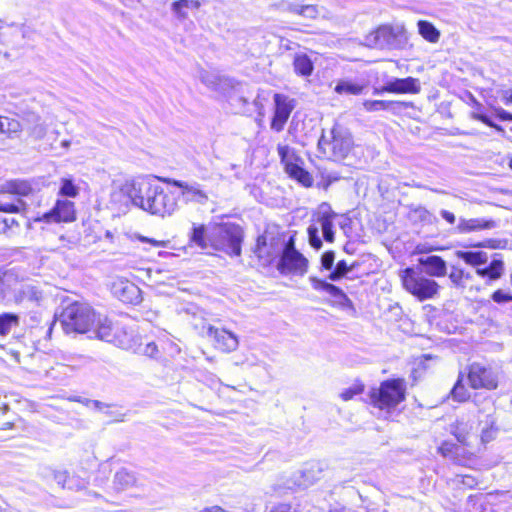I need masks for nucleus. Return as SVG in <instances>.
<instances>
[{"label":"nucleus","instance_id":"obj_1","mask_svg":"<svg viewBox=\"0 0 512 512\" xmlns=\"http://www.w3.org/2000/svg\"><path fill=\"white\" fill-rule=\"evenodd\" d=\"M95 311L93 308L80 302H74L67 305L59 315L57 321L60 322L63 331L66 334L90 332L95 322Z\"/></svg>","mask_w":512,"mask_h":512},{"label":"nucleus","instance_id":"obj_2","mask_svg":"<svg viewBox=\"0 0 512 512\" xmlns=\"http://www.w3.org/2000/svg\"><path fill=\"white\" fill-rule=\"evenodd\" d=\"M33 191V187L26 180H9L0 184V212H26L28 205L23 197L31 195Z\"/></svg>","mask_w":512,"mask_h":512},{"label":"nucleus","instance_id":"obj_3","mask_svg":"<svg viewBox=\"0 0 512 512\" xmlns=\"http://www.w3.org/2000/svg\"><path fill=\"white\" fill-rule=\"evenodd\" d=\"M319 149L334 160H343L353 147L350 132L340 125H334L328 134H323L318 142Z\"/></svg>","mask_w":512,"mask_h":512},{"label":"nucleus","instance_id":"obj_4","mask_svg":"<svg viewBox=\"0 0 512 512\" xmlns=\"http://www.w3.org/2000/svg\"><path fill=\"white\" fill-rule=\"evenodd\" d=\"M401 280L405 290L419 301L432 299L439 292L440 286L435 280L425 277L422 272L414 268H406L402 271Z\"/></svg>","mask_w":512,"mask_h":512},{"label":"nucleus","instance_id":"obj_5","mask_svg":"<svg viewBox=\"0 0 512 512\" xmlns=\"http://www.w3.org/2000/svg\"><path fill=\"white\" fill-rule=\"evenodd\" d=\"M157 183V180L149 177H138L127 180L121 186L119 192L112 194V200L116 201L117 196L123 194L135 207L143 210L148 201V197L152 195Z\"/></svg>","mask_w":512,"mask_h":512},{"label":"nucleus","instance_id":"obj_6","mask_svg":"<svg viewBox=\"0 0 512 512\" xmlns=\"http://www.w3.org/2000/svg\"><path fill=\"white\" fill-rule=\"evenodd\" d=\"M405 392L404 380L392 379L382 382L378 389L371 392L370 397L375 407L389 410L405 399Z\"/></svg>","mask_w":512,"mask_h":512},{"label":"nucleus","instance_id":"obj_7","mask_svg":"<svg viewBox=\"0 0 512 512\" xmlns=\"http://www.w3.org/2000/svg\"><path fill=\"white\" fill-rule=\"evenodd\" d=\"M308 259L296 250L293 238L282 249L277 269L283 275L304 276L308 270Z\"/></svg>","mask_w":512,"mask_h":512},{"label":"nucleus","instance_id":"obj_8","mask_svg":"<svg viewBox=\"0 0 512 512\" xmlns=\"http://www.w3.org/2000/svg\"><path fill=\"white\" fill-rule=\"evenodd\" d=\"M177 209L178 196L172 192H166L164 188L157 183L152 195L148 197L143 211L164 218L171 216Z\"/></svg>","mask_w":512,"mask_h":512},{"label":"nucleus","instance_id":"obj_9","mask_svg":"<svg viewBox=\"0 0 512 512\" xmlns=\"http://www.w3.org/2000/svg\"><path fill=\"white\" fill-rule=\"evenodd\" d=\"M473 402L478 407L477 416L479 425H483L481 430V439L483 442L493 440L497 433L495 427V406L492 399L488 396L476 394Z\"/></svg>","mask_w":512,"mask_h":512},{"label":"nucleus","instance_id":"obj_10","mask_svg":"<svg viewBox=\"0 0 512 512\" xmlns=\"http://www.w3.org/2000/svg\"><path fill=\"white\" fill-rule=\"evenodd\" d=\"M278 155L281 163L285 167L286 173L293 179L297 180L304 187H311L313 178L309 172L303 169L297 162L300 160L294 149L288 145L279 144L277 147Z\"/></svg>","mask_w":512,"mask_h":512},{"label":"nucleus","instance_id":"obj_11","mask_svg":"<svg viewBox=\"0 0 512 512\" xmlns=\"http://www.w3.org/2000/svg\"><path fill=\"white\" fill-rule=\"evenodd\" d=\"M243 231L235 224H225L218 229L215 248L229 255L240 256Z\"/></svg>","mask_w":512,"mask_h":512},{"label":"nucleus","instance_id":"obj_12","mask_svg":"<svg viewBox=\"0 0 512 512\" xmlns=\"http://www.w3.org/2000/svg\"><path fill=\"white\" fill-rule=\"evenodd\" d=\"M161 180L179 188L181 190L180 197L186 204L205 205L209 200L207 192L202 189V185L198 182H185L172 178H163Z\"/></svg>","mask_w":512,"mask_h":512},{"label":"nucleus","instance_id":"obj_13","mask_svg":"<svg viewBox=\"0 0 512 512\" xmlns=\"http://www.w3.org/2000/svg\"><path fill=\"white\" fill-rule=\"evenodd\" d=\"M469 384L474 389L485 388L495 389L498 385L496 373L491 369L484 367L478 363H473L469 367L468 372Z\"/></svg>","mask_w":512,"mask_h":512},{"label":"nucleus","instance_id":"obj_14","mask_svg":"<svg viewBox=\"0 0 512 512\" xmlns=\"http://www.w3.org/2000/svg\"><path fill=\"white\" fill-rule=\"evenodd\" d=\"M74 220V203L68 200H58L49 212L34 219L35 222L43 221L46 223L71 222Z\"/></svg>","mask_w":512,"mask_h":512},{"label":"nucleus","instance_id":"obj_15","mask_svg":"<svg viewBox=\"0 0 512 512\" xmlns=\"http://www.w3.org/2000/svg\"><path fill=\"white\" fill-rule=\"evenodd\" d=\"M275 111L271 122V128L280 132L287 122L291 112L295 107V101L288 96L276 93L274 94Z\"/></svg>","mask_w":512,"mask_h":512},{"label":"nucleus","instance_id":"obj_16","mask_svg":"<svg viewBox=\"0 0 512 512\" xmlns=\"http://www.w3.org/2000/svg\"><path fill=\"white\" fill-rule=\"evenodd\" d=\"M309 281L314 290L324 291L329 294L332 298L333 305L343 309L352 307L351 300L339 287L314 276L309 277Z\"/></svg>","mask_w":512,"mask_h":512},{"label":"nucleus","instance_id":"obj_17","mask_svg":"<svg viewBox=\"0 0 512 512\" xmlns=\"http://www.w3.org/2000/svg\"><path fill=\"white\" fill-rule=\"evenodd\" d=\"M207 335L213 340L214 347L223 352H232L236 350L239 345L237 336L226 329L209 326Z\"/></svg>","mask_w":512,"mask_h":512},{"label":"nucleus","instance_id":"obj_18","mask_svg":"<svg viewBox=\"0 0 512 512\" xmlns=\"http://www.w3.org/2000/svg\"><path fill=\"white\" fill-rule=\"evenodd\" d=\"M367 45L378 49L397 47V35L389 26H381L366 37Z\"/></svg>","mask_w":512,"mask_h":512},{"label":"nucleus","instance_id":"obj_19","mask_svg":"<svg viewBox=\"0 0 512 512\" xmlns=\"http://www.w3.org/2000/svg\"><path fill=\"white\" fill-rule=\"evenodd\" d=\"M121 325L112 323L107 316L95 314V322L91 327V332L100 340L113 343Z\"/></svg>","mask_w":512,"mask_h":512},{"label":"nucleus","instance_id":"obj_20","mask_svg":"<svg viewBox=\"0 0 512 512\" xmlns=\"http://www.w3.org/2000/svg\"><path fill=\"white\" fill-rule=\"evenodd\" d=\"M383 89L396 94H418L421 91L420 81L413 77L393 78L385 83Z\"/></svg>","mask_w":512,"mask_h":512},{"label":"nucleus","instance_id":"obj_21","mask_svg":"<svg viewBox=\"0 0 512 512\" xmlns=\"http://www.w3.org/2000/svg\"><path fill=\"white\" fill-rule=\"evenodd\" d=\"M112 293L122 302L138 303L140 301V290L133 283L118 279L113 282L111 287Z\"/></svg>","mask_w":512,"mask_h":512},{"label":"nucleus","instance_id":"obj_22","mask_svg":"<svg viewBox=\"0 0 512 512\" xmlns=\"http://www.w3.org/2000/svg\"><path fill=\"white\" fill-rule=\"evenodd\" d=\"M497 223L493 219L486 218H459L457 230L459 233H471L496 228Z\"/></svg>","mask_w":512,"mask_h":512},{"label":"nucleus","instance_id":"obj_23","mask_svg":"<svg viewBox=\"0 0 512 512\" xmlns=\"http://www.w3.org/2000/svg\"><path fill=\"white\" fill-rule=\"evenodd\" d=\"M335 216L336 214L327 203L320 205L317 221L320 224L323 238L327 242L334 241L333 219Z\"/></svg>","mask_w":512,"mask_h":512},{"label":"nucleus","instance_id":"obj_24","mask_svg":"<svg viewBox=\"0 0 512 512\" xmlns=\"http://www.w3.org/2000/svg\"><path fill=\"white\" fill-rule=\"evenodd\" d=\"M140 340L141 336L138 335L133 329H127L126 327L121 326L115 336V341H113V344L122 349L131 350L134 352Z\"/></svg>","mask_w":512,"mask_h":512},{"label":"nucleus","instance_id":"obj_25","mask_svg":"<svg viewBox=\"0 0 512 512\" xmlns=\"http://www.w3.org/2000/svg\"><path fill=\"white\" fill-rule=\"evenodd\" d=\"M419 263L425 267V273L430 277H442L446 275V262L436 255L420 258Z\"/></svg>","mask_w":512,"mask_h":512},{"label":"nucleus","instance_id":"obj_26","mask_svg":"<svg viewBox=\"0 0 512 512\" xmlns=\"http://www.w3.org/2000/svg\"><path fill=\"white\" fill-rule=\"evenodd\" d=\"M293 68L297 75L309 77L314 70L313 61L305 53H296L293 60Z\"/></svg>","mask_w":512,"mask_h":512},{"label":"nucleus","instance_id":"obj_27","mask_svg":"<svg viewBox=\"0 0 512 512\" xmlns=\"http://www.w3.org/2000/svg\"><path fill=\"white\" fill-rule=\"evenodd\" d=\"M18 281V275L14 270L0 269V299H3L7 293L14 290Z\"/></svg>","mask_w":512,"mask_h":512},{"label":"nucleus","instance_id":"obj_28","mask_svg":"<svg viewBox=\"0 0 512 512\" xmlns=\"http://www.w3.org/2000/svg\"><path fill=\"white\" fill-rule=\"evenodd\" d=\"M113 483L116 490L123 491L136 484V477L132 472L122 468L116 472Z\"/></svg>","mask_w":512,"mask_h":512},{"label":"nucleus","instance_id":"obj_29","mask_svg":"<svg viewBox=\"0 0 512 512\" xmlns=\"http://www.w3.org/2000/svg\"><path fill=\"white\" fill-rule=\"evenodd\" d=\"M503 272V262L499 259L491 261L489 266L485 268H477L476 273L483 277L488 278L490 281L497 280L501 277Z\"/></svg>","mask_w":512,"mask_h":512},{"label":"nucleus","instance_id":"obj_30","mask_svg":"<svg viewBox=\"0 0 512 512\" xmlns=\"http://www.w3.org/2000/svg\"><path fill=\"white\" fill-rule=\"evenodd\" d=\"M395 106H407V104L398 101L386 100H365L363 102V107L368 112L393 110Z\"/></svg>","mask_w":512,"mask_h":512},{"label":"nucleus","instance_id":"obj_31","mask_svg":"<svg viewBox=\"0 0 512 512\" xmlns=\"http://www.w3.org/2000/svg\"><path fill=\"white\" fill-rule=\"evenodd\" d=\"M457 256L472 266L485 264L488 261V255L483 251H458Z\"/></svg>","mask_w":512,"mask_h":512},{"label":"nucleus","instance_id":"obj_32","mask_svg":"<svg viewBox=\"0 0 512 512\" xmlns=\"http://www.w3.org/2000/svg\"><path fill=\"white\" fill-rule=\"evenodd\" d=\"M365 86L350 80H340L334 90L338 94L360 95Z\"/></svg>","mask_w":512,"mask_h":512},{"label":"nucleus","instance_id":"obj_33","mask_svg":"<svg viewBox=\"0 0 512 512\" xmlns=\"http://www.w3.org/2000/svg\"><path fill=\"white\" fill-rule=\"evenodd\" d=\"M417 25L419 33L424 39L431 43H436L439 40L440 32L432 23L425 20H420Z\"/></svg>","mask_w":512,"mask_h":512},{"label":"nucleus","instance_id":"obj_34","mask_svg":"<svg viewBox=\"0 0 512 512\" xmlns=\"http://www.w3.org/2000/svg\"><path fill=\"white\" fill-rule=\"evenodd\" d=\"M472 429L473 425L469 424L468 421H465L464 418H462L456 421L453 426L452 433L460 443L466 444L468 435Z\"/></svg>","mask_w":512,"mask_h":512},{"label":"nucleus","instance_id":"obj_35","mask_svg":"<svg viewBox=\"0 0 512 512\" xmlns=\"http://www.w3.org/2000/svg\"><path fill=\"white\" fill-rule=\"evenodd\" d=\"M19 325V317L13 313L0 314V335L6 336Z\"/></svg>","mask_w":512,"mask_h":512},{"label":"nucleus","instance_id":"obj_36","mask_svg":"<svg viewBox=\"0 0 512 512\" xmlns=\"http://www.w3.org/2000/svg\"><path fill=\"white\" fill-rule=\"evenodd\" d=\"M42 298V293L32 285H23L19 291V296L17 297L18 301H23L25 299L31 302H39Z\"/></svg>","mask_w":512,"mask_h":512},{"label":"nucleus","instance_id":"obj_37","mask_svg":"<svg viewBox=\"0 0 512 512\" xmlns=\"http://www.w3.org/2000/svg\"><path fill=\"white\" fill-rule=\"evenodd\" d=\"M134 353L148 357H155L158 354V347L153 341H148L141 337Z\"/></svg>","mask_w":512,"mask_h":512},{"label":"nucleus","instance_id":"obj_38","mask_svg":"<svg viewBox=\"0 0 512 512\" xmlns=\"http://www.w3.org/2000/svg\"><path fill=\"white\" fill-rule=\"evenodd\" d=\"M190 241L200 247L201 249H205L207 247V242L205 240V226L204 225H193L192 232L190 235Z\"/></svg>","mask_w":512,"mask_h":512},{"label":"nucleus","instance_id":"obj_39","mask_svg":"<svg viewBox=\"0 0 512 512\" xmlns=\"http://www.w3.org/2000/svg\"><path fill=\"white\" fill-rule=\"evenodd\" d=\"M78 193L79 189L71 179L64 178L61 180L60 194L62 196L74 198Z\"/></svg>","mask_w":512,"mask_h":512},{"label":"nucleus","instance_id":"obj_40","mask_svg":"<svg viewBox=\"0 0 512 512\" xmlns=\"http://www.w3.org/2000/svg\"><path fill=\"white\" fill-rule=\"evenodd\" d=\"M451 395H452L453 399L458 402L466 401L469 398V393L466 390V388L464 387V385L462 384L461 378H459L458 381L456 382V384L454 385V387L451 391Z\"/></svg>","mask_w":512,"mask_h":512},{"label":"nucleus","instance_id":"obj_41","mask_svg":"<svg viewBox=\"0 0 512 512\" xmlns=\"http://www.w3.org/2000/svg\"><path fill=\"white\" fill-rule=\"evenodd\" d=\"M309 243L315 249L322 247V240L319 237V228L316 225H310L307 229Z\"/></svg>","mask_w":512,"mask_h":512},{"label":"nucleus","instance_id":"obj_42","mask_svg":"<svg viewBox=\"0 0 512 512\" xmlns=\"http://www.w3.org/2000/svg\"><path fill=\"white\" fill-rule=\"evenodd\" d=\"M87 486V481L77 475H69L66 489L69 490H83Z\"/></svg>","mask_w":512,"mask_h":512},{"label":"nucleus","instance_id":"obj_43","mask_svg":"<svg viewBox=\"0 0 512 512\" xmlns=\"http://www.w3.org/2000/svg\"><path fill=\"white\" fill-rule=\"evenodd\" d=\"M292 11L307 18H315L318 13L314 5L294 6Z\"/></svg>","mask_w":512,"mask_h":512},{"label":"nucleus","instance_id":"obj_44","mask_svg":"<svg viewBox=\"0 0 512 512\" xmlns=\"http://www.w3.org/2000/svg\"><path fill=\"white\" fill-rule=\"evenodd\" d=\"M464 278H469V275H465L464 271L462 269H459L456 267H453L451 269V272L449 273V279L455 286L463 287L464 286V284H463Z\"/></svg>","mask_w":512,"mask_h":512},{"label":"nucleus","instance_id":"obj_45","mask_svg":"<svg viewBox=\"0 0 512 512\" xmlns=\"http://www.w3.org/2000/svg\"><path fill=\"white\" fill-rule=\"evenodd\" d=\"M363 391V385L355 384L341 392L340 397L344 401L351 400L354 396L361 394Z\"/></svg>","mask_w":512,"mask_h":512},{"label":"nucleus","instance_id":"obj_46","mask_svg":"<svg viewBox=\"0 0 512 512\" xmlns=\"http://www.w3.org/2000/svg\"><path fill=\"white\" fill-rule=\"evenodd\" d=\"M18 123L16 121H10L7 117L0 116V132L10 133L17 131Z\"/></svg>","mask_w":512,"mask_h":512},{"label":"nucleus","instance_id":"obj_47","mask_svg":"<svg viewBox=\"0 0 512 512\" xmlns=\"http://www.w3.org/2000/svg\"><path fill=\"white\" fill-rule=\"evenodd\" d=\"M335 260V253L327 251L321 256V266L325 270H330L333 267Z\"/></svg>","mask_w":512,"mask_h":512},{"label":"nucleus","instance_id":"obj_48","mask_svg":"<svg viewBox=\"0 0 512 512\" xmlns=\"http://www.w3.org/2000/svg\"><path fill=\"white\" fill-rule=\"evenodd\" d=\"M492 300L499 304L507 303L512 301V295L503 290H497L492 294Z\"/></svg>","mask_w":512,"mask_h":512},{"label":"nucleus","instance_id":"obj_49","mask_svg":"<svg viewBox=\"0 0 512 512\" xmlns=\"http://www.w3.org/2000/svg\"><path fill=\"white\" fill-rule=\"evenodd\" d=\"M46 132H47V128L43 123H36L31 128V134L36 139H42L46 135Z\"/></svg>","mask_w":512,"mask_h":512},{"label":"nucleus","instance_id":"obj_50","mask_svg":"<svg viewBox=\"0 0 512 512\" xmlns=\"http://www.w3.org/2000/svg\"><path fill=\"white\" fill-rule=\"evenodd\" d=\"M69 474L67 471H55L54 472V480L60 485L62 488L66 489L67 481Z\"/></svg>","mask_w":512,"mask_h":512},{"label":"nucleus","instance_id":"obj_51","mask_svg":"<svg viewBox=\"0 0 512 512\" xmlns=\"http://www.w3.org/2000/svg\"><path fill=\"white\" fill-rule=\"evenodd\" d=\"M201 81L206 84L208 87H214L217 83V77L212 75L206 71L200 74Z\"/></svg>","mask_w":512,"mask_h":512},{"label":"nucleus","instance_id":"obj_52","mask_svg":"<svg viewBox=\"0 0 512 512\" xmlns=\"http://www.w3.org/2000/svg\"><path fill=\"white\" fill-rule=\"evenodd\" d=\"M269 512H297V509L290 504L281 503L274 506Z\"/></svg>","mask_w":512,"mask_h":512},{"label":"nucleus","instance_id":"obj_53","mask_svg":"<svg viewBox=\"0 0 512 512\" xmlns=\"http://www.w3.org/2000/svg\"><path fill=\"white\" fill-rule=\"evenodd\" d=\"M353 268V266L349 267L346 263V261L344 260H341L339 261L336 266H335V269L342 275V276H345L349 271H351Z\"/></svg>","mask_w":512,"mask_h":512},{"label":"nucleus","instance_id":"obj_54","mask_svg":"<svg viewBox=\"0 0 512 512\" xmlns=\"http://www.w3.org/2000/svg\"><path fill=\"white\" fill-rule=\"evenodd\" d=\"M140 241L142 242H148L150 244H152L153 246L155 247H166V242L165 241H159V240H155V239H150V238H147V237H139Z\"/></svg>","mask_w":512,"mask_h":512},{"label":"nucleus","instance_id":"obj_55","mask_svg":"<svg viewBox=\"0 0 512 512\" xmlns=\"http://www.w3.org/2000/svg\"><path fill=\"white\" fill-rule=\"evenodd\" d=\"M443 219H445L449 224H454L456 221L455 215L447 210H441L440 212Z\"/></svg>","mask_w":512,"mask_h":512},{"label":"nucleus","instance_id":"obj_56","mask_svg":"<svg viewBox=\"0 0 512 512\" xmlns=\"http://www.w3.org/2000/svg\"><path fill=\"white\" fill-rule=\"evenodd\" d=\"M187 6H188V0H179V1H175V2L172 4V10H173L175 13H179L182 7H187Z\"/></svg>","mask_w":512,"mask_h":512},{"label":"nucleus","instance_id":"obj_57","mask_svg":"<svg viewBox=\"0 0 512 512\" xmlns=\"http://www.w3.org/2000/svg\"><path fill=\"white\" fill-rule=\"evenodd\" d=\"M257 252L259 257H263L264 253H266V242L264 237L258 239Z\"/></svg>","mask_w":512,"mask_h":512},{"label":"nucleus","instance_id":"obj_58","mask_svg":"<svg viewBox=\"0 0 512 512\" xmlns=\"http://www.w3.org/2000/svg\"><path fill=\"white\" fill-rule=\"evenodd\" d=\"M452 448H453V445L451 444H448V443H444L442 444L440 447H439V452L443 455V456H449L452 452Z\"/></svg>","mask_w":512,"mask_h":512},{"label":"nucleus","instance_id":"obj_59","mask_svg":"<svg viewBox=\"0 0 512 512\" xmlns=\"http://www.w3.org/2000/svg\"><path fill=\"white\" fill-rule=\"evenodd\" d=\"M502 99L505 104L512 103V87L508 90L503 91Z\"/></svg>","mask_w":512,"mask_h":512},{"label":"nucleus","instance_id":"obj_60","mask_svg":"<svg viewBox=\"0 0 512 512\" xmlns=\"http://www.w3.org/2000/svg\"><path fill=\"white\" fill-rule=\"evenodd\" d=\"M343 276L334 268V270L329 274L328 279L331 281H338Z\"/></svg>","mask_w":512,"mask_h":512},{"label":"nucleus","instance_id":"obj_61","mask_svg":"<svg viewBox=\"0 0 512 512\" xmlns=\"http://www.w3.org/2000/svg\"><path fill=\"white\" fill-rule=\"evenodd\" d=\"M200 512H225V510L222 509L219 506H213V507H210V508H206V509H204L203 511H200Z\"/></svg>","mask_w":512,"mask_h":512},{"label":"nucleus","instance_id":"obj_62","mask_svg":"<svg viewBox=\"0 0 512 512\" xmlns=\"http://www.w3.org/2000/svg\"><path fill=\"white\" fill-rule=\"evenodd\" d=\"M475 118L479 119L480 121H482L485 124L491 125V123L486 115L479 114V115H476Z\"/></svg>","mask_w":512,"mask_h":512},{"label":"nucleus","instance_id":"obj_63","mask_svg":"<svg viewBox=\"0 0 512 512\" xmlns=\"http://www.w3.org/2000/svg\"><path fill=\"white\" fill-rule=\"evenodd\" d=\"M383 92H386L384 89H383V86L381 88H374L373 90V94L374 95H381Z\"/></svg>","mask_w":512,"mask_h":512},{"label":"nucleus","instance_id":"obj_64","mask_svg":"<svg viewBox=\"0 0 512 512\" xmlns=\"http://www.w3.org/2000/svg\"><path fill=\"white\" fill-rule=\"evenodd\" d=\"M92 403H93L94 407L97 409H102L104 407V404L99 401H93Z\"/></svg>","mask_w":512,"mask_h":512}]
</instances>
